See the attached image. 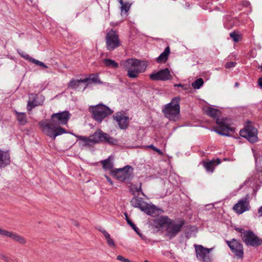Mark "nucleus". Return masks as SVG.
Masks as SVG:
<instances>
[{
    "label": "nucleus",
    "instance_id": "f257e3e1",
    "mask_svg": "<svg viewBox=\"0 0 262 262\" xmlns=\"http://www.w3.org/2000/svg\"><path fill=\"white\" fill-rule=\"evenodd\" d=\"M70 117L71 114L68 111L54 113L51 115L50 120H42L38 124L42 132L54 140L57 136L67 133L60 125L66 124Z\"/></svg>",
    "mask_w": 262,
    "mask_h": 262
},
{
    "label": "nucleus",
    "instance_id": "f03ea898",
    "mask_svg": "<svg viewBox=\"0 0 262 262\" xmlns=\"http://www.w3.org/2000/svg\"><path fill=\"white\" fill-rule=\"evenodd\" d=\"M120 65L127 71V76L130 78H137L139 74L144 72L147 67V64L144 61L134 58L122 61Z\"/></svg>",
    "mask_w": 262,
    "mask_h": 262
},
{
    "label": "nucleus",
    "instance_id": "7ed1b4c3",
    "mask_svg": "<svg viewBox=\"0 0 262 262\" xmlns=\"http://www.w3.org/2000/svg\"><path fill=\"white\" fill-rule=\"evenodd\" d=\"M206 114L216 120V123L217 126L214 127V131L217 134L228 136L229 135V132L233 129L226 123L227 118L220 119L221 112L220 110L211 107H208L206 110Z\"/></svg>",
    "mask_w": 262,
    "mask_h": 262
},
{
    "label": "nucleus",
    "instance_id": "20e7f679",
    "mask_svg": "<svg viewBox=\"0 0 262 262\" xmlns=\"http://www.w3.org/2000/svg\"><path fill=\"white\" fill-rule=\"evenodd\" d=\"M78 140L83 141L84 145L91 146L94 144L101 142H107L111 144H115L117 140L111 137L108 135L103 133L100 129L97 130L93 135L89 137L79 136H78Z\"/></svg>",
    "mask_w": 262,
    "mask_h": 262
},
{
    "label": "nucleus",
    "instance_id": "39448f33",
    "mask_svg": "<svg viewBox=\"0 0 262 262\" xmlns=\"http://www.w3.org/2000/svg\"><path fill=\"white\" fill-rule=\"evenodd\" d=\"M180 97H176L173 98L170 103L164 105L162 112L165 117L171 120H176L180 113Z\"/></svg>",
    "mask_w": 262,
    "mask_h": 262
},
{
    "label": "nucleus",
    "instance_id": "423d86ee",
    "mask_svg": "<svg viewBox=\"0 0 262 262\" xmlns=\"http://www.w3.org/2000/svg\"><path fill=\"white\" fill-rule=\"evenodd\" d=\"M90 112L92 113L93 119L99 123L101 122L103 119L113 113L110 108L102 104L91 106Z\"/></svg>",
    "mask_w": 262,
    "mask_h": 262
},
{
    "label": "nucleus",
    "instance_id": "0eeeda50",
    "mask_svg": "<svg viewBox=\"0 0 262 262\" xmlns=\"http://www.w3.org/2000/svg\"><path fill=\"white\" fill-rule=\"evenodd\" d=\"M241 237L243 242L247 246L257 247L262 245V239L251 230H247L242 232Z\"/></svg>",
    "mask_w": 262,
    "mask_h": 262
},
{
    "label": "nucleus",
    "instance_id": "6e6552de",
    "mask_svg": "<svg viewBox=\"0 0 262 262\" xmlns=\"http://www.w3.org/2000/svg\"><path fill=\"white\" fill-rule=\"evenodd\" d=\"M226 243L237 259H243L244 253V247L239 241L233 238L231 241L226 240Z\"/></svg>",
    "mask_w": 262,
    "mask_h": 262
},
{
    "label": "nucleus",
    "instance_id": "1a4fd4ad",
    "mask_svg": "<svg viewBox=\"0 0 262 262\" xmlns=\"http://www.w3.org/2000/svg\"><path fill=\"white\" fill-rule=\"evenodd\" d=\"M105 40L106 48L109 51H113L120 46L119 36L113 29L107 33Z\"/></svg>",
    "mask_w": 262,
    "mask_h": 262
},
{
    "label": "nucleus",
    "instance_id": "9d476101",
    "mask_svg": "<svg viewBox=\"0 0 262 262\" xmlns=\"http://www.w3.org/2000/svg\"><path fill=\"white\" fill-rule=\"evenodd\" d=\"M194 248L197 258L204 262H211L212 258L209 254L213 248H206L202 245H194Z\"/></svg>",
    "mask_w": 262,
    "mask_h": 262
},
{
    "label": "nucleus",
    "instance_id": "9b49d317",
    "mask_svg": "<svg viewBox=\"0 0 262 262\" xmlns=\"http://www.w3.org/2000/svg\"><path fill=\"white\" fill-rule=\"evenodd\" d=\"M184 223V221L182 220L178 222L171 220L168 226H167L166 229L167 236H168L169 238L175 237L181 231Z\"/></svg>",
    "mask_w": 262,
    "mask_h": 262
},
{
    "label": "nucleus",
    "instance_id": "f8f14e48",
    "mask_svg": "<svg viewBox=\"0 0 262 262\" xmlns=\"http://www.w3.org/2000/svg\"><path fill=\"white\" fill-rule=\"evenodd\" d=\"M240 135L248 139L250 142L254 143L257 141V130L251 126L247 125L240 131Z\"/></svg>",
    "mask_w": 262,
    "mask_h": 262
},
{
    "label": "nucleus",
    "instance_id": "ddd939ff",
    "mask_svg": "<svg viewBox=\"0 0 262 262\" xmlns=\"http://www.w3.org/2000/svg\"><path fill=\"white\" fill-rule=\"evenodd\" d=\"M249 196L247 195L245 198L239 200L233 207V210L238 214H241L244 212L250 209L249 202Z\"/></svg>",
    "mask_w": 262,
    "mask_h": 262
},
{
    "label": "nucleus",
    "instance_id": "4468645a",
    "mask_svg": "<svg viewBox=\"0 0 262 262\" xmlns=\"http://www.w3.org/2000/svg\"><path fill=\"white\" fill-rule=\"evenodd\" d=\"M113 119L116 121L121 129H126L129 125V118L122 112H117L113 116Z\"/></svg>",
    "mask_w": 262,
    "mask_h": 262
},
{
    "label": "nucleus",
    "instance_id": "2eb2a0df",
    "mask_svg": "<svg viewBox=\"0 0 262 262\" xmlns=\"http://www.w3.org/2000/svg\"><path fill=\"white\" fill-rule=\"evenodd\" d=\"M130 166H126L123 168L116 169L112 171V174L117 179L123 182L130 179L131 173L129 171Z\"/></svg>",
    "mask_w": 262,
    "mask_h": 262
},
{
    "label": "nucleus",
    "instance_id": "dca6fc26",
    "mask_svg": "<svg viewBox=\"0 0 262 262\" xmlns=\"http://www.w3.org/2000/svg\"><path fill=\"white\" fill-rule=\"evenodd\" d=\"M43 98H39L36 94H30L27 107L28 111L30 112L36 106L41 105L43 104Z\"/></svg>",
    "mask_w": 262,
    "mask_h": 262
},
{
    "label": "nucleus",
    "instance_id": "f3484780",
    "mask_svg": "<svg viewBox=\"0 0 262 262\" xmlns=\"http://www.w3.org/2000/svg\"><path fill=\"white\" fill-rule=\"evenodd\" d=\"M149 78L152 80L165 81L170 79L171 75L168 68L161 70L157 73H152L149 75Z\"/></svg>",
    "mask_w": 262,
    "mask_h": 262
},
{
    "label": "nucleus",
    "instance_id": "a211bd4d",
    "mask_svg": "<svg viewBox=\"0 0 262 262\" xmlns=\"http://www.w3.org/2000/svg\"><path fill=\"white\" fill-rule=\"evenodd\" d=\"M86 79H79V80H75L72 79L69 82L68 84V88L69 89H72L77 91H82L83 88H82V84L84 83L85 84V82H86Z\"/></svg>",
    "mask_w": 262,
    "mask_h": 262
},
{
    "label": "nucleus",
    "instance_id": "6ab92c4d",
    "mask_svg": "<svg viewBox=\"0 0 262 262\" xmlns=\"http://www.w3.org/2000/svg\"><path fill=\"white\" fill-rule=\"evenodd\" d=\"M142 211L153 216L158 215L161 211L160 209H157L155 206L150 205L147 203H146V206H144Z\"/></svg>",
    "mask_w": 262,
    "mask_h": 262
},
{
    "label": "nucleus",
    "instance_id": "aec40b11",
    "mask_svg": "<svg viewBox=\"0 0 262 262\" xmlns=\"http://www.w3.org/2000/svg\"><path fill=\"white\" fill-rule=\"evenodd\" d=\"M10 163V155L8 152L0 150V168L4 167Z\"/></svg>",
    "mask_w": 262,
    "mask_h": 262
},
{
    "label": "nucleus",
    "instance_id": "412c9836",
    "mask_svg": "<svg viewBox=\"0 0 262 262\" xmlns=\"http://www.w3.org/2000/svg\"><path fill=\"white\" fill-rule=\"evenodd\" d=\"M130 204L132 206L139 208L141 210L144 206L146 205V203L143 201L142 198H138L137 196H134L132 199Z\"/></svg>",
    "mask_w": 262,
    "mask_h": 262
},
{
    "label": "nucleus",
    "instance_id": "4be33fe9",
    "mask_svg": "<svg viewBox=\"0 0 262 262\" xmlns=\"http://www.w3.org/2000/svg\"><path fill=\"white\" fill-rule=\"evenodd\" d=\"M84 79H86L87 81L85 82V85L83 86L82 91H84L89 86V85L91 83H101L97 75H91L89 78H84Z\"/></svg>",
    "mask_w": 262,
    "mask_h": 262
},
{
    "label": "nucleus",
    "instance_id": "5701e85b",
    "mask_svg": "<svg viewBox=\"0 0 262 262\" xmlns=\"http://www.w3.org/2000/svg\"><path fill=\"white\" fill-rule=\"evenodd\" d=\"M215 162H216V165H218L221 163V160L217 159L215 161L212 160L209 162H204V166L208 172H212L214 170Z\"/></svg>",
    "mask_w": 262,
    "mask_h": 262
},
{
    "label": "nucleus",
    "instance_id": "b1692460",
    "mask_svg": "<svg viewBox=\"0 0 262 262\" xmlns=\"http://www.w3.org/2000/svg\"><path fill=\"white\" fill-rule=\"evenodd\" d=\"M170 53V48L167 47L163 52H162L160 56L157 58V61L158 63L165 62L167 59L168 56Z\"/></svg>",
    "mask_w": 262,
    "mask_h": 262
},
{
    "label": "nucleus",
    "instance_id": "393cba45",
    "mask_svg": "<svg viewBox=\"0 0 262 262\" xmlns=\"http://www.w3.org/2000/svg\"><path fill=\"white\" fill-rule=\"evenodd\" d=\"M100 231L103 234L105 238L107 244L111 247H115L116 245L113 239L111 238L110 234L104 229H100Z\"/></svg>",
    "mask_w": 262,
    "mask_h": 262
},
{
    "label": "nucleus",
    "instance_id": "a878e982",
    "mask_svg": "<svg viewBox=\"0 0 262 262\" xmlns=\"http://www.w3.org/2000/svg\"><path fill=\"white\" fill-rule=\"evenodd\" d=\"M171 220L168 216H162L157 220V223L161 227L165 225L168 226Z\"/></svg>",
    "mask_w": 262,
    "mask_h": 262
},
{
    "label": "nucleus",
    "instance_id": "bb28decb",
    "mask_svg": "<svg viewBox=\"0 0 262 262\" xmlns=\"http://www.w3.org/2000/svg\"><path fill=\"white\" fill-rule=\"evenodd\" d=\"M17 121L20 125L26 124L27 122L26 114L23 113H17Z\"/></svg>",
    "mask_w": 262,
    "mask_h": 262
},
{
    "label": "nucleus",
    "instance_id": "cd10ccee",
    "mask_svg": "<svg viewBox=\"0 0 262 262\" xmlns=\"http://www.w3.org/2000/svg\"><path fill=\"white\" fill-rule=\"evenodd\" d=\"M103 62L106 66L108 67L113 68H117L118 67V64L116 61L111 59H104Z\"/></svg>",
    "mask_w": 262,
    "mask_h": 262
},
{
    "label": "nucleus",
    "instance_id": "c85d7f7f",
    "mask_svg": "<svg viewBox=\"0 0 262 262\" xmlns=\"http://www.w3.org/2000/svg\"><path fill=\"white\" fill-rule=\"evenodd\" d=\"M101 163L103 165V168L105 169H111L113 168V165L111 162L110 158H108L105 160L102 161Z\"/></svg>",
    "mask_w": 262,
    "mask_h": 262
},
{
    "label": "nucleus",
    "instance_id": "c756f323",
    "mask_svg": "<svg viewBox=\"0 0 262 262\" xmlns=\"http://www.w3.org/2000/svg\"><path fill=\"white\" fill-rule=\"evenodd\" d=\"M119 2L120 4L121 5V11H124L125 13H127L130 9V4H129L128 3H124L123 0H119Z\"/></svg>",
    "mask_w": 262,
    "mask_h": 262
},
{
    "label": "nucleus",
    "instance_id": "7c9ffc66",
    "mask_svg": "<svg viewBox=\"0 0 262 262\" xmlns=\"http://www.w3.org/2000/svg\"><path fill=\"white\" fill-rule=\"evenodd\" d=\"M204 84V81L202 78H199L195 80L192 83V86L194 89H199Z\"/></svg>",
    "mask_w": 262,
    "mask_h": 262
},
{
    "label": "nucleus",
    "instance_id": "2f4dec72",
    "mask_svg": "<svg viewBox=\"0 0 262 262\" xmlns=\"http://www.w3.org/2000/svg\"><path fill=\"white\" fill-rule=\"evenodd\" d=\"M0 235H2L6 237H10L13 239H15L16 237V235L12 232L2 229L0 230Z\"/></svg>",
    "mask_w": 262,
    "mask_h": 262
},
{
    "label": "nucleus",
    "instance_id": "473e14b6",
    "mask_svg": "<svg viewBox=\"0 0 262 262\" xmlns=\"http://www.w3.org/2000/svg\"><path fill=\"white\" fill-rule=\"evenodd\" d=\"M230 37L234 42H238L239 40L240 35L236 33L235 32L230 33Z\"/></svg>",
    "mask_w": 262,
    "mask_h": 262
},
{
    "label": "nucleus",
    "instance_id": "72a5a7b5",
    "mask_svg": "<svg viewBox=\"0 0 262 262\" xmlns=\"http://www.w3.org/2000/svg\"><path fill=\"white\" fill-rule=\"evenodd\" d=\"M30 61L32 63H35L36 65L41 66L44 68H48V67L45 63L38 60L35 59H30Z\"/></svg>",
    "mask_w": 262,
    "mask_h": 262
},
{
    "label": "nucleus",
    "instance_id": "f704fd0d",
    "mask_svg": "<svg viewBox=\"0 0 262 262\" xmlns=\"http://www.w3.org/2000/svg\"><path fill=\"white\" fill-rule=\"evenodd\" d=\"M30 61L32 63H35L36 65L41 66L44 68H48V67L45 63L38 60L35 59H30Z\"/></svg>",
    "mask_w": 262,
    "mask_h": 262
},
{
    "label": "nucleus",
    "instance_id": "c9c22d12",
    "mask_svg": "<svg viewBox=\"0 0 262 262\" xmlns=\"http://www.w3.org/2000/svg\"><path fill=\"white\" fill-rule=\"evenodd\" d=\"M17 243L21 245H25L27 243V240L24 236L17 235Z\"/></svg>",
    "mask_w": 262,
    "mask_h": 262
},
{
    "label": "nucleus",
    "instance_id": "e433bc0d",
    "mask_svg": "<svg viewBox=\"0 0 262 262\" xmlns=\"http://www.w3.org/2000/svg\"><path fill=\"white\" fill-rule=\"evenodd\" d=\"M148 147L152 149L153 150L156 151L157 152H158L159 155H163V152L161 151V150H160L159 149L155 147L153 145H149Z\"/></svg>",
    "mask_w": 262,
    "mask_h": 262
},
{
    "label": "nucleus",
    "instance_id": "4c0bfd02",
    "mask_svg": "<svg viewBox=\"0 0 262 262\" xmlns=\"http://www.w3.org/2000/svg\"><path fill=\"white\" fill-rule=\"evenodd\" d=\"M236 65V63L233 61L228 62L225 64V67L227 69L234 67Z\"/></svg>",
    "mask_w": 262,
    "mask_h": 262
},
{
    "label": "nucleus",
    "instance_id": "58836bf2",
    "mask_svg": "<svg viewBox=\"0 0 262 262\" xmlns=\"http://www.w3.org/2000/svg\"><path fill=\"white\" fill-rule=\"evenodd\" d=\"M124 215H125V216L126 217V221H127V223L130 226H135V224L132 222V221L128 217L127 214L126 213H125Z\"/></svg>",
    "mask_w": 262,
    "mask_h": 262
},
{
    "label": "nucleus",
    "instance_id": "ea45409f",
    "mask_svg": "<svg viewBox=\"0 0 262 262\" xmlns=\"http://www.w3.org/2000/svg\"><path fill=\"white\" fill-rule=\"evenodd\" d=\"M133 189H134V188H133ZM135 191L136 192H137L138 193L140 192H142V189H141V183H140V185H139V187H136L135 188Z\"/></svg>",
    "mask_w": 262,
    "mask_h": 262
},
{
    "label": "nucleus",
    "instance_id": "a19ab883",
    "mask_svg": "<svg viewBox=\"0 0 262 262\" xmlns=\"http://www.w3.org/2000/svg\"><path fill=\"white\" fill-rule=\"evenodd\" d=\"M174 86L175 87L176 86H180V87H182L184 90H186L187 89V86L186 85H183V84H176L174 85Z\"/></svg>",
    "mask_w": 262,
    "mask_h": 262
},
{
    "label": "nucleus",
    "instance_id": "79ce46f5",
    "mask_svg": "<svg viewBox=\"0 0 262 262\" xmlns=\"http://www.w3.org/2000/svg\"><path fill=\"white\" fill-rule=\"evenodd\" d=\"M21 55V56L22 57H23L24 58L26 59H28L29 61H30V59H32L31 58H30L29 57V56L27 54H20Z\"/></svg>",
    "mask_w": 262,
    "mask_h": 262
},
{
    "label": "nucleus",
    "instance_id": "37998d69",
    "mask_svg": "<svg viewBox=\"0 0 262 262\" xmlns=\"http://www.w3.org/2000/svg\"><path fill=\"white\" fill-rule=\"evenodd\" d=\"M258 85L260 88H262V77L258 79Z\"/></svg>",
    "mask_w": 262,
    "mask_h": 262
},
{
    "label": "nucleus",
    "instance_id": "c03bdc74",
    "mask_svg": "<svg viewBox=\"0 0 262 262\" xmlns=\"http://www.w3.org/2000/svg\"><path fill=\"white\" fill-rule=\"evenodd\" d=\"M105 178L107 180V181L110 183V184L113 185V182L108 176H105Z\"/></svg>",
    "mask_w": 262,
    "mask_h": 262
},
{
    "label": "nucleus",
    "instance_id": "a18cd8bd",
    "mask_svg": "<svg viewBox=\"0 0 262 262\" xmlns=\"http://www.w3.org/2000/svg\"><path fill=\"white\" fill-rule=\"evenodd\" d=\"M133 229L138 234H139V233L138 232V228L136 226V225H135V226H131Z\"/></svg>",
    "mask_w": 262,
    "mask_h": 262
},
{
    "label": "nucleus",
    "instance_id": "49530a36",
    "mask_svg": "<svg viewBox=\"0 0 262 262\" xmlns=\"http://www.w3.org/2000/svg\"><path fill=\"white\" fill-rule=\"evenodd\" d=\"M258 213H260V215H262V206L258 209Z\"/></svg>",
    "mask_w": 262,
    "mask_h": 262
},
{
    "label": "nucleus",
    "instance_id": "de8ad7c7",
    "mask_svg": "<svg viewBox=\"0 0 262 262\" xmlns=\"http://www.w3.org/2000/svg\"><path fill=\"white\" fill-rule=\"evenodd\" d=\"M238 85V83L236 82L235 83V86H237Z\"/></svg>",
    "mask_w": 262,
    "mask_h": 262
},
{
    "label": "nucleus",
    "instance_id": "09e8293b",
    "mask_svg": "<svg viewBox=\"0 0 262 262\" xmlns=\"http://www.w3.org/2000/svg\"><path fill=\"white\" fill-rule=\"evenodd\" d=\"M259 68L261 69L262 70V65L259 67Z\"/></svg>",
    "mask_w": 262,
    "mask_h": 262
},
{
    "label": "nucleus",
    "instance_id": "8fccbe9b",
    "mask_svg": "<svg viewBox=\"0 0 262 262\" xmlns=\"http://www.w3.org/2000/svg\"><path fill=\"white\" fill-rule=\"evenodd\" d=\"M145 262H149L147 260H145Z\"/></svg>",
    "mask_w": 262,
    "mask_h": 262
}]
</instances>
